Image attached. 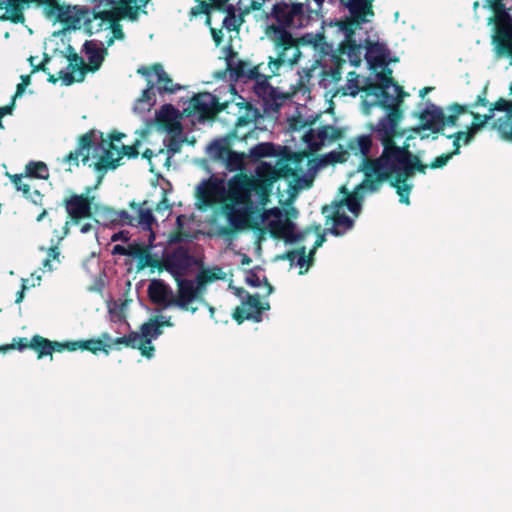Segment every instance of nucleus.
I'll return each instance as SVG.
<instances>
[{
	"mask_svg": "<svg viewBox=\"0 0 512 512\" xmlns=\"http://www.w3.org/2000/svg\"><path fill=\"white\" fill-rule=\"evenodd\" d=\"M212 36H213V39L214 41L216 42L217 45L220 44L221 40H222V31H216V30H212Z\"/></svg>",
	"mask_w": 512,
	"mask_h": 512,
	"instance_id": "680f3d73",
	"label": "nucleus"
},
{
	"mask_svg": "<svg viewBox=\"0 0 512 512\" xmlns=\"http://www.w3.org/2000/svg\"><path fill=\"white\" fill-rule=\"evenodd\" d=\"M319 62L315 61L310 68L302 69L298 72V79L297 83L294 85L292 84L289 88V90L284 91L283 94L285 97H294L298 94H301L302 96L309 97L310 94V87L309 83L312 78V73L318 68Z\"/></svg>",
	"mask_w": 512,
	"mask_h": 512,
	"instance_id": "5701e85b",
	"label": "nucleus"
},
{
	"mask_svg": "<svg viewBox=\"0 0 512 512\" xmlns=\"http://www.w3.org/2000/svg\"><path fill=\"white\" fill-rule=\"evenodd\" d=\"M274 154V146L270 143H260L252 147L249 151L250 157L259 159L265 156H271Z\"/></svg>",
	"mask_w": 512,
	"mask_h": 512,
	"instance_id": "4c0bfd02",
	"label": "nucleus"
},
{
	"mask_svg": "<svg viewBox=\"0 0 512 512\" xmlns=\"http://www.w3.org/2000/svg\"><path fill=\"white\" fill-rule=\"evenodd\" d=\"M245 157L243 154H239L233 151H229V155L224 158L222 162L225 163L226 168L229 171L241 170L244 166Z\"/></svg>",
	"mask_w": 512,
	"mask_h": 512,
	"instance_id": "f704fd0d",
	"label": "nucleus"
},
{
	"mask_svg": "<svg viewBox=\"0 0 512 512\" xmlns=\"http://www.w3.org/2000/svg\"><path fill=\"white\" fill-rule=\"evenodd\" d=\"M29 61H30L31 66H33L35 68L34 71L39 69L40 64L36 63L37 57H30Z\"/></svg>",
	"mask_w": 512,
	"mask_h": 512,
	"instance_id": "338daca9",
	"label": "nucleus"
},
{
	"mask_svg": "<svg viewBox=\"0 0 512 512\" xmlns=\"http://www.w3.org/2000/svg\"><path fill=\"white\" fill-rule=\"evenodd\" d=\"M361 89L360 77L356 72H349L347 75L346 84L341 87L337 93L341 92L342 95L355 96Z\"/></svg>",
	"mask_w": 512,
	"mask_h": 512,
	"instance_id": "7c9ffc66",
	"label": "nucleus"
},
{
	"mask_svg": "<svg viewBox=\"0 0 512 512\" xmlns=\"http://www.w3.org/2000/svg\"><path fill=\"white\" fill-rule=\"evenodd\" d=\"M474 134L475 132L470 128V130L468 131H460L456 133L454 136H452L454 138L453 145L455 147L453 153L459 152L461 142H463L464 144H468L472 140Z\"/></svg>",
	"mask_w": 512,
	"mask_h": 512,
	"instance_id": "58836bf2",
	"label": "nucleus"
},
{
	"mask_svg": "<svg viewBox=\"0 0 512 512\" xmlns=\"http://www.w3.org/2000/svg\"><path fill=\"white\" fill-rule=\"evenodd\" d=\"M493 117V109H489V114L480 115L473 114V122L471 129L476 133L477 130L482 127L489 119Z\"/></svg>",
	"mask_w": 512,
	"mask_h": 512,
	"instance_id": "c03bdc74",
	"label": "nucleus"
},
{
	"mask_svg": "<svg viewBox=\"0 0 512 512\" xmlns=\"http://www.w3.org/2000/svg\"><path fill=\"white\" fill-rule=\"evenodd\" d=\"M111 240L113 242L115 241H128L129 240V235H128V232H125V231H120V232H117V233H114L112 236H111Z\"/></svg>",
	"mask_w": 512,
	"mask_h": 512,
	"instance_id": "5fc2aeb1",
	"label": "nucleus"
},
{
	"mask_svg": "<svg viewBox=\"0 0 512 512\" xmlns=\"http://www.w3.org/2000/svg\"><path fill=\"white\" fill-rule=\"evenodd\" d=\"M341 137V129L332 125H324L316 128H310L302 136V141L303 144L305 145L303 153L309 154L317 152L324 147L332 145Z\"/></svg>",
	"mask_w": 512,
	"mask_h": 512,
	"instance_id": "1a4fd4ad",
	"label": "nucleus"
},
{
	"mask_svg": "<svg viewBox=\"0 0 512 512\" xmlns=\"http://www.w3.org/2000/svg\"><path fill=\"white\" fill-rule=\"evenodd\" d=\"M126 255L132 257H139L144 253V249L138 244H130L126 246Z\"/></svg>",
	"mask_w": 512,
	"mask_h": 512,
	"instance_id": "de8ad7c7",
	"label": "nucleus"
},
{
	"mask_svg": "<svg viewBox=\"0 0 512 512\" xmlns=\"http://www.w3.org/2000/svg\"><path fill=\"white\" fill-rule=\"evenodd\" d=\"M187 237H188L187 234L183 233L182 231H178L176 233H172L169 236V242L170 243H178V242L185 240Z\"/></svg>",
	"mask_w": 512,
	"mask_h": 512,
	"instance_id": "603ef678",
	"label": "nucleus"
},
{
	"mask_svg": "<svg viewBox=\"0 0 512 512\" xmlns=\"http://www.w3.org/2000/svg\"><path fill=\"white\" fill-rule=\"evenodd\" d=\"M243 22L242 15H236L229 11L223 20V25L230 31L236 30Z\"/></svg>",
	"mask_w": 512,
	"mask_h": 512,
	"instance_id": "79ce46f5",
	"label": "nucleus"
},
{
	"mask_svg": "<svg viewBox=\"0 0 512 512\" xmlns=\"http://www.w3.org/2000/svg\"><path fill=\"white\" fill-rule=\"evenodd\" d=\"M10 178L18 191H22L24 196L29 194L30 184L23 181L24 176L22 174L10 175Z\"/></svg>",
	"mask_w": 512,
	"mask_h": 512,
	"instance_id": "a18cd8bd",
	"label": "nucleus"
},
{
	"mask_svg": "<svg viewBox=\"0 0 512 512\" xmlns=\"http://www.w3.org/2000/svg\"><path fill=\"white\" fill-rule=\"evenodd\" d=\"M22 83L18 84L17 86V93L16 96L20 95L24 91V87L29 84L30 77L29 76H22Z\"/></svg>",
	"mask_w": 512,
	"mask_h": 512,
	"instance_id": "6e6d98bb",
	"label": "nucleus"
},
{
	"mask_svg": "<svg viewBox=\"0 0 512 512\" xmlns=\"http://www.w3.org/2000/svg\"><path fill=\"white\" fill-rule=\"evenodd\" d=\"M149 94H150V88L146 89L143 91V94H142V97L139 99V101H146L149 99Z\"/></svg>",
	"mask_w": 512,
	"mask_h": 512,
	"instance_id": "774afa93",
	"label": "nucleus"
},
{
	"mask_svg": "<svg viewBox=\"0 0 512 512\" xmlns=\"http://www.w3.org/2000/svg\"><path fill=\"white\" fill-rule=\"evenodd\" d=\"M95 13H92L87 8L84 7H68L65 11L62 12L61 17L62 20L73 29H83L88 33H92L91 31V21L95 19Z\"/></svg>",
	"mask_w": 512,
	"mask_h": 512,
	"instance_id": "6ab92c4d",
	"label": "nucleus"
},
{
	"mask_svg": "<svg viewBox=\"0 0 512 512\" xmlns=\"http://www.w3.org/2000/svg\"><path fill=\"white\" fill-rule=\"evenodd\" d=\"M380 84L381 87L373 86L365 90L362 96V112L366 115L371 113L373 107L394 108L396 105L397 98L388 95L385 90L390 87L392 82L388 86L383 85L382 82Z\"/></svg>",
	"mask_w": 512,
	"mask_h": 512,
	"instance_id": "dca6fc26",
	"label": "nucleus"
},
{
	"mask_svg": "<svg viewBox=\"0 0 512 512\" xmlns=\"http://www.w3.org/2000/svg\"><path fill=\"white\" fill-rule=\"evenodd\" d=\"M341 3L349 10L355 22H369L374 16L371 0H340Z\"/></svg>",
	"mask_w": 512,
	"mask_h": 512,
	"instance_id": "4be33fe9",
	"label": "nucleus"
},
{
	"mask_svg": "<svg viewBox=\"0 0 512 512\" xmlns=\"http://www.w3.org/2000/svg\"><path fill=\"white\" fill-rule=\"evenodd\" d=\"M371 147V138L368 135H361L349 142V149L355 154L366 155Z\"/></svg>",
	"mask_w": 512,
	"mask_h": 512,
	"instance_id": "2f4dec72",
	"label": "nucleus"
},
{
	"mask_svg": "<svg viewBox=\"0 0 512 512\" xmlns=\"http://www.w3.org/2000/svg\"><path fill=\"white\" fill-rule=\"evenodd\" d=\"M138 13H139V10L137 11V15L134 20L137 19ZM94 18H100L102 20L110 22L109 26L105 29V31L107 32L106 42H105L106 47L111 46L114 43L115 39H119V40L124 39V32L122 30V26L119 23H117V21H119L120 19H123L124 17H119L117 19L105 18L99 14L98 4H97L96 5V15L94 16ZM125 18H128V16H126ZM129 19L132 20L130 17H129Z\"/></svg>",
	"mask_w": 512,
	"mask_h": 512,
	"instance_id": "a878e982",
	"label": "nucleus"
},
{
	"mask_svg": "<svg viewBox=\"0 0 512 512\" xmlns=\"http://www.w3.org/2000/svg\"><path fill=\"white\" fill-rule=\"evenodd\" d=\"M341 79V71L339 67L324 70L321 73L319 84L326 88L329 84L337 83Z\"/></svg>",
	"mask_w": 512,
	"mask_h": 512,
	"instance_id": "e433bc0d",
	"label": "nucleus"
},
{
	"mask_svg": "<svg viewBox=\"0 0 512 512\" xmlns=\"http://www.w3.org/2000/svg\"><path fill=\"white\" fill-rule=\"evenodd\" d=\"M114 344H124L140 350V337L138 336V332H133L128 336L117 338Z\"/></svg>",
	"mask_w": 512,
	"mask_h": 512,
	"instance_id": "a19ab883",
	"label": "nucleus"
},
{
	"mask_svg": "<svg viewBox=\"0 0 512 512\" xmlns=\"http://www.w3.org/2000/svg\"><path fill=\"white\" fill-rule=\"evenodd\" d=\"M91 143L90 134L81 136L77 148L63 158L62 162L68 166L69 171L78 167L80 162L86 163L89 160Z\"/></svg>",
	"mask_w": 512,
	"mask_h": 512,
	"instance_id": "aec40b11",
	"label": "nucleus"
},
{
	"mask_svg": "<svg viewBox=\"0 0 512 512\" xmlns=\"http://www.w3.org/2000/svg\"><path fill=\"white\" fill-rule=\"evenodd\" d=\"M289 171L286 162L278 159L274 164L262 162L256 169L257 178L239 174L225 185L224 180L210 177L196 187V206L204 210L222 203L220 212L226 218L230 230L243 229L253 209L268 204L274 181L281 176L286 177Z\"/></svg>",
	"mask_w": 512,
	"mask_h": 512,
	"instance_id": "f03ea898",
	"label": "nucleus"
},
{
	"mask_svg": "<svg viewBox=\"0 0 512 512\" xmlns=\"http://www.w3.org/2000/svg\"><path fill=\"white\" fill-rule=\"evenodd\" d=\"M151 72L157 78V85L160 91L174 93L181 88L180 85L173 82V80L169 77L161 65H154L151 68Z\"/></svg>",
	"mask_w": 512,
	"mask_h": 512,
	"instance_id": "cd10ccee",
	"label": "nucleus"
},
{
	"mask_svg": "<svg viewBox=\"0 0 512 512\" xmlns=\"http://www.w3.org/2000/svg\"><path fill=\"white\" fill-rule=\"evenodd\" d=\"M205 3L199 2L194 8L191 9L192 15H198L204 12Z\"/></svg>",
	"mask_w": 512,
	"mask_h": 512,
	"instance_id": "4d7b16f0",
	"label": "nucleus"
},
{
	"mask_svg": "<svg viewBox=\"0 0 512 512\" xmlns=\"http://www.w3.org/2000/svg\"><path fill=\"white\" fill-rule=\"evenodd\" d=\"M507 105V111L498 118V128L503 134L512 137V104Z\"/></svg>",
	"mask_w": 512,
	"mask_h": 512,
	"instance_id": "c9c22d12",
	"label": "nucleus"
},
{
	"mask_svg": "<svg viewBox=\"0 0 512 512\" xmlns=\"http://www.w3.org/2000/svg\"><path fill=\"white\" fill-rule=\"evenodd\" d=\"M343 156L344 155H342V154H335V153L329 154V157L332 159L333 162L344 161L345 159L343 158Z\"/></svg>",
	"mask_w": 512,
	"mask_h": 512,
	"instance_id": "e2e57ef3",
	"label": "nucleus"
},
{
	"mask_svg": "<svg viewBox=\"0 0 512 512\" xmlns=\"http://www.w3.org/2000/svg\"><path fill=\"white\" fill-rule=\"evenodd\" d=\"M306 122H304L300 117L292 118L289 120V128L293 131H299L306 126Z\"/></svg>",
	"mask_w": 512,
	"mask_h": 512,
	"instance_id": "09e8293b",
	"label": "nucleus"
},
{
	"mask_svg": "<svg viewBox=\"0 0 512 512\" xmlns=\"http://www.w3.org/2000/svg\"><path fill=\"white\" fill-rule=\"evenodd\" d=\"M298 211L294 207L265 209L257 218L256 224L262 232L286 243H294L302 238L294 220Z\"/></svg>",
	"mask_w": 512,
	"mask_h": 512,
	"instance_id": "20e7f679",
	"label": "nucleus"
},
{
	"mask_svg": "<svg viewBox=\"0 0 512 512\" xmlns=\"http://www.w3.org/2000/svg\"><path fill=\"white\" fill-rule=\"evenodd\" d=\"M498 38L497 53L512 57V20L501 26Z\"/></svg>",
	"mask_w": 512,
	"mask_h": 512,
	"instance_id": "bb28decb",
	"label": "nucleus"
},
{
	"mask_svg": "<svg viewBox=\"0 0 512 512\" xmlns=\"http://www.w3.org/2000/svg\"><path fill=\"white\" fill-rule=\"evenodd\" d=\"M205 305H202V304H199V303H193V307H198L197 310L200 308V307H205L209 310V313H210V317L211 318H214V313H215V309L214 307L212 306H209L205 301H204Z\"/></svg>",
	"mask_w": 512,
	"mask_h": 512,
	"instance_id": "bf43d9fd",
	"label": "nucleus"
},
{
	"mask_svg": "<svg viewBox=\"0 0 512 512\" xmlns=\"http://www.w3.org/2000/svg\"><path fill=\"white\" fill-rule=\"evenodd\" d=\"M463 112V107L459 105L451 106L448 109V114H445L442 109L432 105L426 108L421 114V123L424 128L438 132L445 126L455 125L457 117Z\"/></svg>",
	"mask_w": 512,
	"mask_h": 512,
	"instance_id": "f8f14e48",
	"label": "nucleus"
},
{
	"mask_svg": "<svg viewBox=\"0 0 512 512\" xmlns=\"http://www.w3.org/2000/svg\"><path fill=\"white\" fill-rule=\"evenodd\" d=\"M221 58L225 61L226 70L223 73H217V77L222 78L229 73L231 79L252 80L254 81L253 89L258 96L265 98L272 94L268 76L262 75L258 66H251L250 63L241 60L230 46L222 49Z\"/></svg>",
	"mask_w": 512,
	"mask_h": 512,
	"instance_id": "423d86ee",
	"label": "nucleus"
},
{
	"mask_svg": "<svg viewBox=\"0 0 512 512\" xmlns=\"http://www.w3.org/2000/svg\"><path fill=\"white\" fill-rule=\"evenodd\" d=\"M93 201L94 197H90L88 194H72L64 199L66 212L71 219L65 223L64 235L68 233L71 223L78 224L80 220L91 217Z\"/></svg>",
	"mask_w": 512,
	"mask_h": 512,
	"instance_id": "ddd939ff",
	"label": "nucleus"
},
{
	"mask_svg": "<svg viewBox=\"0 0 512 512\" xmlns=\"http://www.w3.org/2000/svg\"><path fill=\"white\" fill-rule=\"evenodd\" d=\"M455 153H449V154H443L441 156H438L435 158V160L431 163V168H440L446 165V163L449 161V159L454 155Z\"/></svg>",
	"mask_w": 512,
	"mask_h": 512,
	"instance_id": "49530a36",
	"label": "nucleus"
},
{
	"mask_svg": "<svg viewBox=\"0 0 512 512\" xmlns=\"http://www.w3.org/2000/svg\"><path fill=\"white\" fill-rule=\"evenodd\" d=\"M92 228H93V226H92L91 224L86 223V224H84V225H82V226H81L80 231H81V233H87V232H89Z\"/></svg>",
	"mask_w": 512,
	"mask_h": 512,
	"instance_id": "69168bd1",
	"label": "nucleus"
},
{
	"mask_svg": "<svg viewBox=\"0 0 512 512\" xmlns=\"http://www.w3.org/2000/svg\"><path fill=\"white\" fill-rule=\"evenodd\" d=\"M399 119L398 110L393 108L377 124V137L384 149L378 159L368 162L364 168L367 178L375 177L377 180L366 179L353 192H349L345 186H342L338 198L330 206L323 208L326 217L333 221L334 234L340 235L352 227L354 218L361 210L362 190L376 191L382 180H389L396 188L401 203L406 205L410 203L412 184L408 183V180L414 175L415 170L424 172L426 166L420 164L419 158L408 151L409 145L398 147L394 144L393 138L397 134Z\"/></svg>",
	"mask_w": 512,
	"mask_h": 512,
	"instance_id": "f257e3e1",
	"label": "nucleus"
},
{
	"mask_svg": "<svg viewBox=\"0 0 512 512\" xmlns=\"http://www.w3.org/2000/svg\"><path fill=\"white\" fill-rule=\"evenodd\" d=\"M229 146L225 140H215L207 147V153L210 158L223 161L229 155Z\"/></svg>",
	"mask_w": 512,
	"mask_h": 512,
	"instance_id": "c85d7f7f",
	"label": "nucleus"
},
{
	"mask_svg": "<svg viewBox=\"0 0 512 512\" xmlns=\"http://www.w3.org/2000/svg\"><path fill=\"white\" fill-rule=\"evenodd\" d=\"M266 36L273 43L277 57L270 58L268 67L272 75H279L284 65L290 68L298 63L302 56L300 43L302 39L292 36L287 30L276 25H269L266 28Z\"/></svg>",
	"mask_w": 512,
	"mask_h": 512,
	"instance_id": "39448f33",
	"label": "nucleus"
},
{
	"mask_svg": "<svg viewBox=\"0 0 512 512\" xmlns=\"http://www.w3.org/2000/svg\"><path fill=\"white\" fill-rule=\"evenodd\" d=\"M365 49L367 63L375 72L378 81L388 86L392 82V70L388 67L390 53L386 44L378 40H367Z\"/></svg>",
	"mask_w": 512,
	"mask_h": 512,
	"instance_id": "6e6552de",
	"label": "nucleus"
},
{
	"mask_svg": "<svg viewBox=\"0 0 512 512\" xmlns=\"http://www.w3.org/2000/svg\"><path fill=\"white\" fill-rule=\"evenodd\" d=\"M189 107L200 117L209 118L218 111V102L212 94L200 93L191 99Z\"/></svg>",
	"mask_w": 512,
	"mask_h": 512,
	"instance_id": "412c9836",
	"label": "nucleus"
},
{
	"mask_svg": "<svg viewBox=\"0 0 512 512\" xmlns=\"http://www.w3.org/2000/svg\"><path fill=\"white\" fill-rule=\"evenodd\" d=\"M72 73H71V77L69 79H65V82L67 84H70L72 83L73 81H81L84 77V72L80 69H75L74 66H72Z\"/></svg>",
	"mask_w": 512,
	"mask_h": 512,
	"instance_id": "3c124183",
	"label": "nucleus"
},
{
	"mask_svg": "<svg viewBox=\"0 0 512 512\" xmlns=\"http://www.w3.org/2000/svg\"><path fill=\"white\" fill-rule=\"evenodd\" d=\"M305 8L302 3L280 2L274 5L272 10L273 17L282 26L297 28L304 20Z\"/></svg>",
	"mask_w": 512,
	"mask_h": 512,
	"instance_id": "2eb2a0df",
	"label": "nucleus"
},
{
	"mask_svg": "<svg viewBox=\"0 0 512 512\" xmlns=\"http://www.w3.org/2000/svg\"><path fill=\"white\" fill-rule=\"evenodd\" d=\"M126 246L115 245L112 249V254L126 255Z\"/></svg>",
	"mask_w": 512,
	"mask_h": 512,
	"instance_id": "13d9d810",
	"label": "nucleus"
},
{
	"mask_svg": "<svg viewBox=\"0 0 512 512\" xmlns=\"http://www.w3.org/2000/svg\"><path fill=\"white\" fill-rule=\"evenodd\" d=\"M105 43L99 40L86 41L84 44L85 54L88 60V66L91 71L99 69L107 51Z\"/></svg>",
	"mask_w": 512,
	"mask_h": 512,
	"instance_id": "393cba45",
	"label": "nucleus"
},
{
	"mask_svg": "<svg viewBox=\"0 0 512 512\" xmlns=\"http://www.w3.org/2000/svg\"><path fill=\"white\" fill-rule=\"evenodd\" d=\"M25 197L29 198L35 204H41L42 202V195L39 193L38 190H34L33 192L29 191V194L26 195Z\"/></svg>",
	"mask_w": 512,
	"mask_h": 512,
	"instance_id": "864d4df0",
	"label": "nucleus"
},
{
	"mask_svg": "<svg viewBox=\"0 0 512 512\" xmlns=\"http://www.w3.org/2000/svg\"><path fill=\"white\" fill-rule=\"evenodd\" d=\"M157 120L167 133H181L182 127L179 121V112L171 105H165L157 115Z\"/></svg>",
	"mask_w": 512,
	"mask_h": 512,
	"instance_id": "b1692460",
	"label": "nucleus"
},
{
	"mask_svg": "<svg viewBox=\"0 0 512 512\" xmlns=\"http://www.w3.org/2000/svg\"><path fill=\"white\" fill-rule=\"evenodd\" d=\"M191 264V258L187 253L180 251L175 253L167 262L168 270L174 275L178 282L177 295L174 298L171 288L160 279H152L148 285L147 292L150 300L158 305L177 306L183 310L195 313L198 307H193V303L205 305L202 297L206 285L210 282L221 280L226 277V273L219 267H212L201 270L196 281L183 280L179 277L185 274L186 269Z\"/></svg>",
	"mask_w": 512,
	"mask_h": 512,
	"instance_id": "7ed1b4c3",
	"label": "nucleus"
},
{
	"mask_svg": "<svg viewBox=\"0 0 512 512\" xmlns=\"http://www.w3.org/2000/svg\"><path fill=\"white\" fill-rule=\"evenodd\" d=\"M25 290H26V284H25V280H23L22 288H21V290L17 294L16 303L22 302V300L24 298Z\"/></svg>",
	"mask_w": 512,
	"mask_h": 512,
	"instance_id": "052dcab7",
	"label": "nucleus"
},
{
	"mask_svg": "<svg viewBox=\"0 0 512 512\" xmlns=\"http://www.w3.org/2000/svg\"><path fill=\"white\" fill-rule=\"evenodd\" d=\"M123 135L111 137L110 140H103L101 143V154L97 163L103 168H115L123 156L135 157L139 152L141 141L136 140L133 145H124L121 142Z\"/></svg>",
	"mask_w": 512,
	"mask_h": 512,
	"instance_id": "0eeeda50",
	"label": "nucleus"
},
{
	"mask_svg": "<svg viewBox=\"0 0 512 512\" xmlns=\"http://www.w3.org/2000/svg\"><path fill=\"white\" fill-rule=\"evenodd\" d=\"M289 257L292 261H295L296 258H297V264L303 268V267H306V269L308 268V262L306 260V257L304 255V251L302 252V255H298V253H291L289 254Z\"/></svg>",
	"mask_w": 512,
	"mask_h": 512,
	"instance_id": "8fccbe9b",
	"label": "nucleus"
},
{
	"mask_svg": "<svg viewBox=\"0 0 512 512\" xmlns=\"http://www.w3.org/2000/svg\"><path fill=\"white\" fill-rule=\"evenodd\" d=\"M11 107L9 106H4V107H1L0 108V117L2 118L4 115L6 114H10L11 113Z\"/></svg>",
	"mask_w": 512,
	"mask_h": 512,
	"instance_id": "0e129e2a",
	"label": "nucleus"
},
{
	"mask_svg": "<svg viewBox=\"0 0 512 512\" xmlns=\"http://www.w3.org/2000/svg\"><path fill=\"white\" fill-rule=\"evenodd\" d=\"M168 134L163 141L165 148H161L157 152L147 148L142 152V156L150 162L151 171H154V167L159 165L169 168L172 157L182 149L184 143L182 132Z\"/></svg>",
	"mask_w": 512,
	"mask_h": 512,
	"instance_id": "9d476101",
	"label": "nucleus"
},
{
	"mask_svg": "<svg viewBox=\"0 0 512 512\" xmlns=\"http://www.w3.org/2000/svg\"><path fill=\"white\" fill-rule=\"evenodd\" d=\"M59 250L57 247H51L47 251V257L43 261V268L47 271H51L53 269L52 262L59 261Z\"/></svg>",
	"mask_w": 512,
	"mask_h": 512,
	"instance_id": "37998d69",
	"label": "nucleus"
},
{
	"mask_svg": "<svg viewBox=\"0 0 512 512\" xmlns=\"http://www.w3.org/2000/svg\"><path fill=\"white\" fill-rule=\"evenodd\" d=\"M31 347L38 353V358L49 355L54 350V346L50 341L40 336H35L31 341Z\"/></svg>",
	"mask_w": 512,
	"mask_h": 512,
	"instance_id": "72a5a7b5",
	"label": "nucleus"
},
{
	"mask_svg": "<svg viewBox=\"0 0 512 512\" xmlns=\"http://www.w3.org/2000/svg\"><path fill=\"white\" fill-rule=\"evenodd\" d=\"M110 336L108 334H103L102 339H91L87 341H79L72 343V350H75L76 348L89 350L93 353H97L101 350H104L105 344L104 341H109Z\"/></svg>",
	"mask_w": 512,
	"mask_h": 512,
	"instance_id": "c756f323",
	"label": "nucleus"
},
{
	"mask_svg": "<svg viewBox=\"0 0 512 512\" xmlns=\"http://www.w3.org/2000/svg\"><path fill=\"white\" fill-rule=\"evenodd\" d=\"M266 0H239L238 6L242 14H247L251 10H259Z\"/></svg>",
	"mask_w": 512,
	"mask_h": 512,
	"instance_id": "ea45409f",
	"label": "nucleus"
},
{
	"mask_svg": "<svg viewBox=\"0 0 512 512\" xmlns=\"http://www.w3.org/2000/svg\"><path fill=\"white\" fill-rule=\"evenodd\" d=\"M163 325L169 326L170 323L165 321L163 316H159L150 319L140 327L138 336L140 337V351L143 356L150 358L153 355L154 346L151 342L162 333L161 327Z\"/></svg>",
	"mask_w": 512,
	"mask_h": 512,
	"instance_id": "f3484780",
	"label": "nucleus"
},
{
	"mask_svg": "<svg viewBox=\"0 0 512 512\" xmlns=\"http://www.w3.org/2000/svg\"><path fill=\"white\" fill-rule=\"evenodd\" d=\"M133 214L122 213L123 221L132 226H138L148 232V246H152L155 240L153 226L156 224L151 208L147 202L139 205H132Z\"/></svg>",
	"mask_w": 512,
	"mask_h": 512,
	"instance_id": "4468645a",
	"label": "nucleus"
},
{
	"mask_svg": "<svg viewBox=\"0 0 512 512\" xmlns=\"http://www.w3.org/2000/svg\"><path fill=\"white\" fill-rule=\"evenodd\" d=\"M267 309L269 304L262 302L258 295H247L246 298L243 297L241 306L236 308L234 318L240 323L244 319L260 321L262 311Z\"/></svg>",
	"mask_w": 512,
	"mask_h": 512,
	"instance_id": "a211bd4d",
	"label": "nucleus"
},
{
	"mask_svg": "<svg viewBox=\"0 0 512 512\" xmlns=\"http://www.w3.org/2000/svg\"><path fill=\"white\" fill-rule=\"evenodd\" d=\"M25 177H36L40 179H47L49 177V171L45 163L43 162H30L25 168Z\"/></svg>",
	"mask_w": 512,
	"mask_h": 512,
	"instance_id": "473e14b6",
	"label": "nucleus"
},
{
	"mask_svg": "<svg viewBox=\"0 0 512 512\" xmlns=\"http://www.w3.org/2000/svg\"><path fill=\"white\" fill-rule=\"evenodd\" d=\"M98 2L99 14L108 19L130 17L135 19L137 11L146 5L148 0H93Z\"/></svg>",
	"mask_w": 512,
	"mask_h": 512,
	"instance_id": "9b49d317",
	"label": "nucleus"
}]
</instances>
